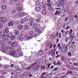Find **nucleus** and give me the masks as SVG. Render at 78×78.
Masks as SVG:
<instances>
[{
  "instance_id": "nucleus-64",
  "label": "nucleus",
  "mask_w": 78,
  "mask_h": 78,
  "mask_svg": "<svg viewBox=\"0 0 78 78\" xmlns=\"http://www.w3.org/2000/svg\"><path fill=\"white\" fill-rule=\"evenodd\" d=\"M75 69L77 70V71H78V67L76 68H75Z\"/></svg>"
},
{
  "instance_id": "nucleus-3",
  "label": "nucleus",
  "mask_w": 78,
  "mask_h": 78,
  "mask_svg": "<svg viewBox=\"0 0 78 78\" xmlns=\"http://www.w3.org/2000/svg\"><path fill=\"white\" fill-rule=\"evenodd\" d=\"M56 34H57L56 36L55 35V34H52L51 35V38H52V39H55V37H56L57 36H58V35H59V33H58V32H57Z\"/></svg>"
},
{
  "instance_id": "nucleus-50",
  "label": "nucleus",
  "mask_w": 78,
  "mask_h": 78,
  "mask_svg": "<svg viewBox=\"0 0 78 78\" xmlns=\"http://www.w3.org/2000/svg\"><path fill=\"white\" fill-rule=\"evenodd\" d=\"M69 28H70V26H68L66 28V30H68Z\"/></svg>"
},
{
  "instance_id": "nucleus-56",
  "label": "nucleus",
  "mask_w": 78,
  "mask_h": 78,
  "mask_svg": "<svg viewBox=\"0 0 78 78\" xmlns=\"http://www.w3.org/2000/svg\"><path fill=\"white\" fill-rule=\"evenodd\" d=\"M36 21L37 22H41V20H36Z\"/></svg>"
},
{
  "instance_id": "nucleus-48",
  "label": "nucleus",
  "mask_w": 78,
  "mask_h": 78,
  "mask_svg": "<svg viewBox=\"0 0 78 78\" xmlns=\"http://www.w3.org/2000/svg\"><path fill=\"white\" fill-rule=\"evenodd\" d=\"M58 68L57 67H56L53 70V71H56V70H58Z\"/></svg>"
},
{
  "instance_id": "nucleus-60",
  "label": "nucleus",
  "mask_w": 78,
  "mask_h": 78,
  "mask_svg": "<svg viewBox=\"0 0 78 78\" xmlns=\"http://www.w3.org/2000/svg\"><path fill=\"white\" fill-rule=\"evenodd\" d=\"M17 51H20V48H18Z\"/></svg>"
},
{
  "instance_id": "nucleus-30",
  "label": "nucleus",
  "mask_w": 78,
  "mask_h": 78,
  "mask_svg": "<svg viewBox=\"0 0 78 78\" xmlns=\"http://www.w3.org/2000/svg\"><path fill=\"white\" fill-rule=\"evenodd\" d=\"M68 40H69V38L66 37L65 38V42H66V43H67V42L68 41Z\"/></svg>"
},
{
  "instance_id": "nucleus-47",
  "label": "nucleus",
  "mask_w": 78,
  "mask_h": 78,
  "mask_svg": "<svg viewBox=\"0 0 78 78\" xmlns=\"http://www.w3.org/2000/svg\"><path fill=\"white\" fill-rule=\"evenodd\" d=\"M72 39H74L75 38V35H73V37H72Z\"/></svg>"
},
{
  "instance_id": "nucleus-38",
  "label": "nucleus",
  "mask_w": 78,
  "mask_h": 78,
  "mask_svg": "<svg viewBox=\"0 0 78 78\" xmlns=\"http://www.w3.org/2000/svg\"><path fill=\"white\" fill-rule=\"evenodd\" d=\"M37 33L38 34H40L42 33V31L41 30H40L37 32Z\"/></svg>"
},
{
  "instance_id": "nucleus-2",
  "label": "nucleus",
  "mask_w": 78,
  "mask_h": 78,
  "mask_svg": "<svg viewBox=\"0 0 78 78\" xmlns=\"http://www.w3.org/2000/svg\"><path fill=\"white\" fill-rule=\"evenodd\" d=\"M0 35L1 37H2V38L5 37L6 36L5 33V32L3 30H2L1 31L0 33Z\"/></svg>"
},
{
  "instance_id": "nucleus-25",
  "label": "nucleus",
  "mask_w": 78,
  "mask_h": 78,
  "mask_svg": "<svg viewBox=\"0 0 78 78\" xmlns=\"http://www.w3.org/2000/svg\"><path fill=\"white\" fill-rule=\"evenodd\" d=\"M23 36H18V38L19 39H23Z\"/></svg>"
},
{
  "instance_id": "nucleus-7",
  "label": "nucleus",
  "mask_w": 78,
  "mask_h": 78,
  "mask_svg": "<svg viewBox=\"0 0 78 78\" xmlns=\"http://www.w3.org/2000/svg\"><path fill=\"white\" fill-rule=\"evenodd\" d=\"M11 45L12 47H16L17 46V43L16 42H14Z\"/></svg>"
},
{
  "instance_id": "nucleus-43",
  "label": "nucleus",
  "mask_w": 78,
  "mask_h": 78,
  "mask_svg": "<svg viewBox=\"0 0 78 78\" xmlns=\"http://www.w3.org/2000/svg\"><path fill=\"white\" fill-rule=\"evenodd\" d=\"M28 61H32L33 60V58H30L29 59H28Z\"/></svg>"
},
{
  "instance_id": "nucleus-39",
  "label": "nucleus",
  "mask_w": 78,
  "mask_h": 78,
  "mask_svg": "<svg viewBox=\"0 0 78 78\" xmlns=\"http://www.w3.org/2000/svg\"><path fill=\"white\" fill-rule=\"evenodd\" d=\"M31 66L28 67L27 68V70H30V69H31Z\"/></svg>"
},
{
  "instance_id": "nucleus-26",
  "label": "nucleus",
  "mask_w": 78,
  "mask_h": 78,
  "mask_svg": "<svg viewBox=\"0 0 78 78\" xmlns=\"http://www.w3.org/2000/svg\"><path fill=\"white\" fill-rule=\"evenodd\" d=\"M4 69H8L9 68V66L8 65H6L5 66H3Z\"/></svg>"
},
{
  "instance_id": "nucleus-1",
  "label": "nucleus",
  "mask_w": 78,
  "mask_h": 78,
  "mask_svg": "<svg viewBox=\"0 0 78 78\" xmlns=\"http://www.w3.org/2000/svg\"><path fill=\"white\" fill-rule=\"evenodd\" d=\"M10 54L11 56H16V51L14 50H12L10 52Z\"/></svg>"
},
{
  "instance_id": "nucleus-36",
  "label": "nucleus",
  "mask_w": 78,
  "mask_h": 78,
  "mask_svg": "<svg viewBox=\"0 0 78 78\" xmlns=\"http://www.w3.org/2000/svg\"><path fill=\"white\" fill-rule=\"evenodd\" d=\"M15 33L16 35H19V32L17 31H16Z\"/></svg>"
},
{
  "instance_id": "nucleus-59",
  "label": "nucleus",
  "mask_w": 78,
  "mask_h": 78,
  "mask_svg": "<svg viewBox=\"0 0 78 78\" xmlns=\"http://www.w3.org/2000/svg\"><path fill=\"white\" fill-rule=\"evenodd\" d=\"M54 68V66H51V69H53Z\"/></svg>"
},
{
  "instance_id": "nucleus-10",
  "label": "nucleus",
  "mask_w": 78,
  "mask_h": 78,
  "mask_svg": "<svg viewBox=\"0 0 78 78\" xmlns=\"http://www.w3.org/2000/svg\"><path fill=\"white\" fill-rule=\"evenodd\" d=\"M40 9L41 8H40V7L39 6H37L36 8V11L37 12L39 11Z\"/></svg>"
},
{
  "instance_id": "nucleus-20",
  "label": "nucleus",
  "mask_w": 78,
  "mask_h": 78,
  "mask_svg": "<svg viewBox=\"0 0 78 78\" xmlns=\"http://www.w3.org/2000/svg\"><path fill=\"white\" fill-rule=\"evenodd\" d=\"M33 25V21H32L29 23V26H32V25Z\"/></svg>"
},
{
  "instance_id": "nucleus-4",
  "label": "nucleus",
  "mask_w": 78,
  "mask_h": 78,
  "mask_svg": "<svg viewBox=\"0 0 78 78\" xmlns=\"http://www.w3.org/2000/svg\"><path fill=\"white\" fill-rule=\"evenodd\" d=\"M44 53V52L42 50H40L38 52V54L39 56H41L42 54Z\"/></svg>"
},
{
  "instance_id": "nucleus-24",
  "label": "nucleus",
  "mask_w": 78,
  "mask_h": 78,
  "mask_svg": "<svg viewBox=\"0 0 78 78\" xmlns=\"http://www.w3.org/2000/svg\"><path fill=\"white\" fill-rule=\"evenodd\" d=\"M11 34H9L7 35L6 36L8 38H9V37H10L11 36Z\"/></svg>"
},
{
  "instance_id": "nucleus-35",
  "label": "nucleus",
  "mask_w": 78,
  "mask_h": 78,
  "mask_svg": "<svg viewBox=\"0 0 78 78\" xmlns=\"http://www.w3.org/2000/svg\"><path fill=\"white\" fill-rule=\"evenodd\" d=\"M46 73V72H44L41 74V76H44V75H45V73Z\"/></svg>"
},
{
  "instance_id": "nucleus-14",
  "label": "nucleus",
  "mask_w": 78,
  "mask_h": 78,
  "mask_svg": "<svg viewBox=\"0 0 78 78\" xmlns=\"http://www.w3.org/2000/svg\"><path fill=\"white\" fill-rule=\"evenodd\" d=\"M60 13H61L60 11H57L55 12V14L56 16H57V15H59V14H60Z\"/></svg>"
},
{
  "instance_id": "nucleus-29",
  "label": "nucleus",
  "mask_w": 78,
  "mask_h": 78,
  "mask_svg": "<svg viewBox=\"0 0 78 78\" xmlns=\"http://www.w3.org/2000/svg\"><path fill=\"white\" fill-rule=\"evenodd\" d=\"M40 30V29H39V28H37L35 30V31L36 32H38Z\"/></svg>"
},
{
  "instance_id": "nucleus-44",
  "label": "nucleus",
  "mask_w": 78,
  "mask_h": 78,
  "mask_svg": "<svg viewBox=\"0 0 78 78\" xmlns=\"http://www.w3.org/2000/svg\"><path fill=\"white\" fill-rule=\"evenodd\" d=\"M61 60H62V62L64 61V57L62 58H61Z\"/></svg>"
},
{
  "instance_id": "nucleus-31",
  "label": "nucleus",
  "mask_w": 78,
  "mask_h": 78,
  "mask_svg": "<svg viewBox=\"0 0 78 78\" xmlns=\"http://www.w3.org/2000/svg\"><path fill=\"white\" fill-rule=\"evenodd\" d=\"M71 48H73V49H74V48H75V45L74 44H73L71 46Z\"/></svg>"
},
{
  "instance_id": "nucleus-52",
  "label": "nucleus",
  "mask_w": 78,
  "mask_h": 78,
  "mask_svg": "<svg viewBox=\"0 0 78 78\" xmlns=\"http://www.w3.org/2000/svg\"><path fill=\"white\" fill-rule=\"evenodd\" d=\"M69 5H73V4L72 3V2H70L69 3Z\"/></svg>"
},
{
  "instance_id": "nucleus-17",
  "label": "nucleus",
  "mask_w": 78,
  "mask_h": 78,
  "mask_svg": "<svg viewBox=\"0 0 78 78\" xmlns=\"http://www.w3.org/2000/svg\"><path fill=\"white\" fill-rule=\"evenodd\" d=\"M5 30L6 33H8L9 32V30H8V28H5Z\"/></svg>"
},
{
  "instance_id": "nucleus-15",
  "label": "nucleus",
  "mask_w": 78,
  "mask_h": 78,
  "mask_svg": "<svg viewBox=\"0 0 78 78\" xmlns=\"http://www.w3.org/2000/svg\"><path fill=\"white\" fill-rule=\"evenodd\" d=\"M0 44H2V45H5V41L2 40L1 41H0Z\"/></svg>"
},
{
  "instance_id": "nucleus-32",
  "label": "nucleus",
  "mask_w": 78,
  "mask_h": 78,
  "mask_svg": "<svg viewBox=\"0 0 78 78\" xmlns=\"http://www.w3.org/2000/svg\"><path fill=\"white\" fill-rule=\"evenodd\" d=\"M4 22H5L3 20H0V23H3Z\"/></svg>"
},
{
  "instance_id": "nucleus-13",
  "label": "nucleus",
  "mask_w": 78,
  "mask_h": 78,
  "mask_svg": "<svg viewBox=\"0 0 78 78\" xmlns=\"http://www.w3.org/2000/svg\"><path fill=\"white\" fill-rule=\"evenodd\" d=\"M33 38V36L32 35L29 36L27 38V40H28V39H32Z\"/></svg>"
},
{
  "instance_id": "nucleus-23",
  "label": "nucleus",
  "mask_w": 78,
  "mask_h": 78,
  "mask_svg": "<svg viewBox=\"0 0 78 78\" xmlns=\"http://www.w3.org/2000/svg\"><path fill=\"white\" fill-rule=\"evenodd\" d=\"M0 20H7V19L5 17H1L0 18Z\"/></svg>"
},
{
  "instance_id": "nucleus-40",
  "label": "nucleus",
  "mask_w": 78,
  "mask_h": 78,
  "mask_svg": "<svg viewBox=\"0 0 78 78\" xmlns=\"http://www.w3.org/2000/svg\"><path fill=\"white\" fill-rule=\"evenodd\" d=\"M65 48L66 49V51H68V47H67V46H65Z\"/></svg>"
},
{
  "instance_id": "nucleus-45",
  "label": "nucleus",
  "mask_w": 78,
  "mask_h": 78,
  "mask_svg": "<svg viewBox=\"0 0 78 78\" xmlns=\"http://www.w3.org/2000/svg\"><path fill=\"white\" fill-rule=\"evenodd\" d=\"M36 5H39V1H37V2H36Z\"/></svg>"
},
{
  "instance_id": "nucleus-53",
  "label": "nucleus",
  "mask_w": 78,
  "mask_h": 78,
  "mask_svg": "<svg viewBox=\"0 0 78 78\" xmlns=\"http://www.w3.org/2000/svg\"><path fill=\"white\" fill-rule=\"evenodd\" d=\"M36 67H37V70H39V68H40V66H37Z\"/></svg>"
},
{
  "instance_id": "nucleus-12",
  "label": "nucleus",
  "mask_w": 78,
  "mask_h": 78,
  "mask_svg": "<svg viewBox=\"0 0 78 78\" xmlns=\"http://www.w3.org/2000/svg\"><path fill=\"white\" fill-rule=\"evenodd\" d=\"M18 28L19 29V30H21L23 29V26H19L18 27Z\"/></svg>"
},
{
  "instance_id": "nucleus-49",
  "label": "nucleus",
  "mask_w": 78,
  "mask_h": 78,
  "mask_svg": "<svg viewBox=\"0 0 78 78\" xmlns=\"http://www.w3.org/2000/svg\"><path fill=\"white\" fill-rule=\"evenodd\" d=\"M6 49L7 50H9V47H5Z\"/></svg>"
},
{
  "instance_id": "nucleus-61",
  "label": "nucleus",
  "mask_w": 78,
  "mask_h": 78,
  "mask_svg": "<svg viewBox=\"0 0 78 78\" xmlns=\"http://www.w3.org/2000/svg\"><path fill=\"white\" fill-rule=\"evenodd\" d=\"M12 12L13 13H14V12H16V10H13L12 11Z\"/></svg>"
},
{
  "instance_id": "nucleus-5",
  "label": "nucleus",
  "mask_w": 78,
  "mask_h": 78,
  "mask_svg": "<svg viewBox=\"0 0 78 78\" xmlns=\"http://www.w3.org/2000/svg\"><path fill=\"white\" fill-rule=\"evenodd\" d=\"M1 50L2 51V52H3L4 53H6V52L7 51H6V49H5V48L4 47H2V48Z\"/></svg>"
},
{
  "instance_id": "nucleus-51",
  "label": "nucleus",
  "mask_w": 78,
  "mask_h": 78,
  "mask_svg": "<svg viewBox=\"0 0 78 78\" xmlns=\"http://www.w3.org/2000/svg\"><path fill=\"white\" fill-rule=\"evenodd\" d=\"M59 5H62V6H60L61 7H62V6H64V4L62 3L59 4Z\"/></svg>"
},
{
  "instance_id": "nucleus-27",
  "label": "nucleus",
  "mask_w": 78,
  "mask_h": 78,
  "mask_svg": "<svg viewBox=\"0 0 78 78\" xmlns=\"http://www.w3.org/2000/svg\"><path fill=\"white\" fill-rule=\"evenodd\" d=\"M68 56H71V55H72V53L71 52L69 51L68 52Z\"/></svg>"
},
{
  "instance_id": "nucleus-55",
  "label": "nucleus",
  "mask_w": 78,
  "mask_h": 78,
  "mask_svg": "<svg viewBox=\"0 0 78 78\" xmlns=\"http://www.w3.org/2000/svg\"><path fill=\"white\" fill-rule=\"evenodd\" d=\"M36 64V62H35L32 65V66H34Z\"/></svg>"
},
{
  "instance_id": "nucleus-37",
  "label": "nucleus",
  "mask_w": 78,
  "mask_h": 78,
  "mask_svg": "<svg viewBox=\"0 0 78 78\" xmlns=\"http://www.w3.org/2000/svg\"><path fill=\"white\" fill-rule=\"evenodd\" d=\"M33 34V32L32 31H30L29 32V34H30V35H31V34Z\"/></svg>"
},
{
  "instance_id": "nucleus-6",
  "label": "nucleus",
  "mask_w": 78,
  "mask_h": 78,
  "mask_svg": "<svg viewBox=\"0 0 78 78\" xmlns=\"http://www.w3.org/2000/svg\"><path fill=\"white\" fill-rule=\"evenodd\" d=\"M18 15L19 16L22 17V16H23V15H24V14L23 13H22L21 12H18Z\"/></svg>"
},
{
  "instance_id": "nucleus-34",
  "label": "nucleus",
  "mask_w": 78,
  "mask_h": 78,
  "mask_svg": "<svg viewBox=\"0 0 78 78\" xmlns=\"http://www.w3.org/2000/svg\"><path fill=\"white\" fill-rule=\"evenodd\" d=\"M48 9L49 10H50L51 11L52 10V8H51V6L49 7Z\"/></svg>"
},
{
  "instance_id": "nucleus-21",
  "label": "nucleus",
  "mask_w": 78,
  "mask_h": 78,
  "mask_svg": "<svg viewBox=\"0 0 78 78\" xmlns=\"http://www.w3.org/2000/svg\"><path fill=\"white\" fill-rule=\"evenodd\" d=\"M9 26H12L13 25V22L11 21L8 24Z\"/></svg>"
},
{
  "instance_id": "nucleus-18",
  "label": "nucleus",
  "mask_w": 78,
  "mask_h": 78,
  "mask_svg": "<svg viewBox=\"0 0 78 78\" xmlns=\"http://www.w3.org/2000/svg\"><path fill=\"white\" fill-rule=\"evenodd\" d=\"M1 8L2 9H6V5H3L1 7Z\"/></svg>"
},
{
  "instance_id": "nucleus-22",
  "label": "nucleus",
  "mask_w": 78,
  "mask_h": 78,
  "mask_svg": "<svg viewBox=\"0 0 78 78\" xmlns=\"http://www.w3.org/2000/svg\"><path fill=\"white\" fill-rule=\"evenodd\" d=\"M69 10V9L67 8H65L64 9V12H68V11Z\"/></svg>"
},
{
  "instance_id": "nucleus-42",
  "label": "nucleus",
  "mask_w": 78,
  "mask_h": 78,
  "mask_svg": "<svg viewBox=\"0 0 78 78\" xmlns=\"http://www.w3.org/2000/svg\"><path fill=\"white\" fill-rule=\"evenodd\" d=\"M4 40L5 41H8V39L6 38H4Z\"/></svg>"
},
{
  "instance_id": "nucleus-63",
  "label": "nucleus",
  "mask_w": 78,
  "mask_h": 78,
  "mask_svg": "<svg viewBox=\"0 0 78 78\" xmlns=\"http://www.w3.org/2000/svg\"><path fill=\"white\" fill-rule=\"evenodd\" d=\"M58 48L59 49H61L62 47L61 46L58 47Z\"/></svg>"
},
{
  "instance_id": "nucleus-11",
  "label": "nucleus",
  "mask_w": 78,
  "mask_h": 78,
  "mask_svg": "<svg viewBox=\"0 0 78 78\" xmlns=\"http://www.w3.org/2000/svg\"><path fill=\"white\" fill-rule=\"evenodd\" d=\"M16 39V36L14 35H13L12 37L10 38L11 40L13 41V40H14Z\"/></svg>"
},
{
  "instance_id": "nucleus-58",
  "label": "nucleus",
  "mask_w": 78,
  "mask_h": 78,
  "mask_svg": "<svg viewBox=\"0 0 78 78\" xmlns=\"http://www.w3.org/2000/svg\"><path fill=\"white\" fill-rule=\"evenodd\" d=\"M60 45H61V44L60 43H58V47L60 46Z\"/></svg>"
},
{
  "instance_id": "nucleus-8",
  "label": "nucleus",
  "mask_w": 78,
  "mask_h": 78,
  "mask_svg": "<svg viewBox=\"0 0 78 78\" xmlns=\"http://www.w3.org/2000/svg\"><path fill=\"white\" fill-rule=\"evenodd\" d=\"M41 13L42 14H43V15H45V14H46V11H45V10H43L41 11Z\"/></svg>"
},
{
  "instance_id": "nucleus-57",
  "label": "nucleus",
  "mask_w": 78,
  "mask_h": 78,
  "mask_svg": "<svg viewBox=\"0 0 78 78\" xmlns=\"http://www.w3.org/2000/svg\"><path fill=\"white\" fill-rule=\"evenodd\" d=\"M51 66V64H48V67H50V66Z\"/></svg>"
},
{
  "instance_id": "nucleus-16",
  "label": "nucleus",
  "mask_w": 78,
  "mask_h": 78,
  "mask_svg": "<svg viewBox=\"0 0 78 78\" xmlns=\"http://www.w3.org/2000/svg\"><path fill=\"white\" fill-rule=\"evenodd\" d=\"M17 9L19 11H21L22 10V9L20 7H18L17 8Z\"/></svg>"
},
{
  "instance_id": "nucleus-41",
  "label": "nucleus",
  "mask_w": 78,
  "mask_h": 78,
  "mask_svg": "<svg viewBox=\"0 0 78 78\" xmlns=\"http://www.w3.org/2000/svg\"><path fill=\"white\" fill-rule=\"evenodd\" d=\"M19 66H16L15 67V69H19Z\"/></svg>"
},
{
  "instance_id": "nucleus-19",
  "label": "nucleus",
  "mask_w": 78,
  "mask_h": 78,
  "mask_svg": "<svg viewBox=\"0 0 78 78\" xmlns=\"http://www.w3.org/2000/svg\"><path fill=\"white\" fill-rule=\"evenodd\" d=\"M37 24L36 23L34 24L33 25V28H37Z\"/></svg>"
},
{
  "instance_id": "nucleus-54",
  "label": "nucleus",
  "mask_w": 78,
  "mask_h": 78,
  "mask_svg": "<svg viewBox=\"0 0 78 78\" xmlns=\"http://www.w3.org/2000/svg\"><path fill=\"white\" fill-rule=\"evenodd\" d=\"M55 9H56V10H58V9L60 10V9H61L59 8H56Z\"/></svg>"
},
{
  "instance_id": "nucleus-9",
  "label": "nucleus",
  "mask_w": 78,
  "mask_h": 78,
  "mask_svg": "<svg viewBox=\"0 0 78 78\" xmlns=\"http://www.w3.org/2000/svg\"><path fill=\"white\" fill-rule=\"evenodd\" d=\"M24 29L26 30H28V29H29V27H28V26L27 25H26L24 26Z\"/></svg>"
},
{
  "instance_id": "nucleus-33",
  "label": "nucleus",
  "mask_w": 78,
  "mask_h": 78,
  "mask_svg": "<svg viewBox=\"0 0 78 78\" xmlns=\"http://www.w3.org/2000/svg\"><path fill=\"white\" fill-rule=\"evenodd\" d=\"M24 22L25 21H24V20H21L20 21V23H22V24H23L24 23Z\"/></svg>"
},
{
  "instance_id": "nucleus-28",
  "label": "nucleus",
  "mask_w": 78,
  "mask_h": 78,
  "mask_svg": "<svg viewBox=\"0 0 78 78\" xmlns=\"http://www.w3.org/2000/svg\"><path fill=\"white\" fill-rule=\"evenodd\" d=\"M18 54L20 56H22L23 55V53H22V52H19L18 53Z\"/></svg>"
},
{
  "instance_id": "nucleus-62",
  "label": "nucleus",
  "mask_w": 78,
  "mask_h": 78,
  "mask_svg": "<svg viewBox=\"0 0 78 78\" xmlns=\"http://www.w3.org/2000/svg\"><path fill=\"white\" fill-rule=\"evenodd\" d=\"M57 64H58V65H60V64H61V62H57Z\"/></svg>"
},
{
  "instance_id": "nucleus-46",
  "label": "nucleus",
  "mask_w": 78,
  "mask_h": 78,
  "mask_svg": "<svg viewBox=\"0 0 78 78\" xmlns=\"http://www.w3.org/2000/svg\"><path fill=\"white\" fill-rule=\"evenodd\" d=\"M45 69V68L44 67V66H41V69H44V70Z\"/></svg>"
}]
</instances>
